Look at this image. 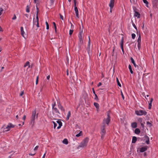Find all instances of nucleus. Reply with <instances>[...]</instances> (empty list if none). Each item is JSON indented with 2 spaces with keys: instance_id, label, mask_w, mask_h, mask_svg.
Returning a JSON list of instances; mask_svg holds the SVG:
<instances>
[{
  "instance_id": "obj_1",
  "label": "nucleus",
  "mask_w": 158,
  "mask_h": 158,
  "mask_svg": "<svg viewBox=\"0 0 158 158\" xmlns=\"http://www.w3.org/2000/svg\"><path fill=\"white\" fill-rule=\"evenodd\" d=\"M15 126L11 123H9L7 126L4 125L0 129V133H4L5 132L9 131L11 128L14 127Z\"/></svg>"
},
{
  "instance_id": "obj_2",
  "label": "nucleus",
  "mask_w": 158,
  "mask_h": 158,
  "mask_svg": "<svg viewBox=\"0 0 158 158\" xmlns=\"http://www.w3.org/2000/svg\"><path fill=\"white\" fill-rule=\"evenodd\" d=\"M89 141V138L88 137L85 138L81 142L80 144L77 147V148L79 149L80 148H84L87 146Z\"/></svg>"
},
{
  "instance_id": "obj_3",
  "label": "nucleus",
  "mask_w": 158,
  "mask_h": 158,
  "mask_svg": "<svg viewBox=\"0 0 158 158\" xmlns=\"http://www.w3.org/2000/svg\"><path fill=\"white\" fill-rule=\"evenodd\" d=\"M52 113L53 117L54 118H58L60 117V113L57 108L53 110Z\"/></svg>"
},
{
  "instance_id": "obj_4",
  "label": "nucleus",
  "mask_w": 158,
  "mask_h": 158,
  "mask_svg": "<svg viewBox=\"0 0 158 158\" xmlns=\"http://www.w3.org/2000/svg\"><path fill=\"white\" fill-rule=\"evenodd\" d=\"M110 121V117L109 113L107 114V117L106 119H104L103 120L102 125L106 126L105 123L108 125Z\"/></svg>"
},
{
  "instance_id": "obj_5",
  "label": "nucleus",
  "mask_w": 158,
  "mask_h": 158,
  "mask_svg": "<svg viewBox=\"0 0 158 158\" xmlns=\"http://www.w3.org/2000/svg\"><path fill=\"white\" fill-rule=\"evenodd\" d=\"M106 126L102 125L101 127V138L102 139H103L104 138V135L106 133V131L105 129Z\"/></svg>"
},
{
  "instance_id": "obj_6",
  "label": "nucleus",
  "mask_w": 158,
  "mask_h": 158,
  "mask_svg": "<svg viewBox=\"0 0 158 158\" xmlns=\"http://www.w3.org/2000/svg\"><path fill=\"white\" fill-rule=\"evenodd\" d=\"M135 113L137 115H146L147 112L145 110H135Z\"/></svg>"
},
{
  "instance_id": "obj_7",
  "label": "nucleus",
  "mask_w": 158,
  "mask_h": 158,
  "mask_svg": "<svg viewBox=\"0 0 158 158\" xmlns=\"http://www.w3.org/2000/svg\"><path fill=\"white\" fill-rule=\"evenodd\" d=\"M36 117V110L33 111L31 118V123H32V125H34L35 120Z\"/></svg>"
},
{
  "instance_id": "obj_8",
  "label": "nucleus",
  "mask_w": 158,
  "mask_h": 158,
  "mask_svg": "<svg viewBox=\"0 0 158 158\" xmlns=\"http://www.w3.org/2000/svg\"><path fill=\"white\" fill-rule=\"evenodd\" d=\"M137 42L138 43V50H139L141 48V35L139 34V37L137 40Z\"/></svg>"
},
{
  "instance_id": "obj_9",
  "label": "nucleus",
  "mask_w": 158,
  "mask_h": 158,
  "mask_svg": "<svg viewBox=\"0 0 158 158\" xmlns=\"http://www.w3.org/2000/svg\"><path fill=\"white\" fill-rule=\"evenodd\" d=\"M55 122L58 124V126L57 127V129H60L62 125V123L61 122V120L58 119Z\"/></svg>"
},
{
  "instance_id": "obj_10",
  "label": "nucleus",
  "mask_w": 158,
  "mask_h": 158,
  "mask_svg": "<svg viewBox=\"0 0 158 158\" xmlns=\"http://www.w3.org/2000/svg\"><path fill=\"white\" fill-rule=\"evenodd\" d=\"M88 38H89V40H88L87 49L88 53H89L90 52V39L89 36H88Z\"/></svg>"
},
{
  "instance_id": "obj_11",
  "label": "nucleus",
  "mask_w": 158,
  "mask_h": 158,
  "mask_svg": "<svg viewBox=\"0 0 158 158\" xmlns=\"http://www.w3.org/2000/svg\"><path fill=\"white\" fill-rule=\"evenodd\" d=\"M144 140L145 141V142L147 144H148L150 143L149 138L147 135H145L144 137Z\"/></svg>"
},
{
  "instance_id": "obj_12",
  "label": "nucleus",
  "mask_w": 158,
  "mask_h": 158,
  "mask_svg": "<svg viewBox=\"0 0 158 158\" xmlns=\"http://www.w3.org/2000/svg\"><path fill=\"white\" fill-rule=\"evenodd\" d=\"M21 34L22 36L24 37L25 39H26V37L24 36L25 32L23 30V27H21Z\"/></svg>"
},
{
  "instance_id": "obj_13",
  "label": "nucleus",
  "mask_w": 158,
  "mask_h": 158,
  "mask_svg": "<svg viewBox=\"0 0 158 158\" xmlns=\"http://www.w3.org/2000/svg\"><path fill=\"white\" fill-rule=\"evenodd\" d=\"M114 2V0H110L109 6L110 7H113Z\"/></svg>"
},
{
  "instance_id": "obj_14",
  "label": "nucleus",
  "mask_w": 158,
  "mask_h": 158,
  "mask_svg": "<svg viewBox=\"0 0 158 158\" xmlns=\"http://www.w3.org/2000/svg\"><path fill=\"white\" fill-rule=\"evenodd\" d=\"M123 38H122V39L121 41V46L122 50L123 52V53L124 54V50H123Z\"/></svg>"
},
{
  "instance_id": "obj_15",
  "label": "nucleus",
  "mask_w": 158,
  "mask_h": 158,
  "mask_svg": "<svg viewBox=\"0 0 158 158\" xmlns=\"http://www.w3.org/2000/svg\"><path fill=\"white\" fill-rule=\"evenodd\" d=\"M74 10L75 12L76 16L78 18H79V13L78 9L77 7H74Z\"/></svg>"
},
{
  "instance_id": "obj_16",
  "label": "nucleus",
  "mask_w": 158,
  "mask_h": 158,
  "mask_svg": "<svg viewBox=\"0 0 158 158\" xmlns=\"http://www.w3.org/2000/svg\"><path fill=\"white\" fill-rule=\"evenodd\" d=\"M147 149V148L146 147H143L140 148V151L141 152H143L146 151Z\"/></svg>"
},
{
  "instance_id": "obj_17",
  "label": "nucleus",
  "mask_w": 158,
  "mask_h": 158,
  "mask_svg": "<svg viewBox=\"0 0 158 158\" xmlns=\"http://www.w3.org/2000/svg\"><path fill=\"white\" fill-rule=\"evenodd\" d=\"M131 62L133 64H134V66L135 68H136L137 67V68H138V66L136 65V64H135V61H134V60L133 59L132 57H131Z\"/></svg>"
},
{
  "instance_id": "obj_18",
  "label": "nucleus",
  "mask_w": 158,
  "mask_h": 158,
  "mask_svg": "<svg viewBox=\"0 0 158 158\" xmlns=\"http://www.w3.org/2000/svg\"><path fill=\"white\" fill-rule=\"evenodd\" d=\"M153 5L154 7H156L157 3V0H152Z\"/></svg>"
},
{
  "instance_id": "obj_19",
  "label": "nucleus",
  "mask_w": 158,
  "mask_h": 158,
  "mask_svg": "<svg viewBox=\"0 0 158 158\" xmlns=\"http://www.w3.org/2000/svg\"><path fill=\"white\" fill-rule=\"evenodd\" d=\"M134 16L135 17H137L138 18H139L140 17V14L138 12L135 11Z\"/></svg>"
},
{
  "instance_id": "obj_20",
  "label": "nucleus",
  "mask_w": 158,
  "mask_h": 158,
  "mask_svg": "<svg viewBox=\"0 0 158 158\" xmlns=\"http://www.w3.org/2000/svg\"><path fill=\"white\" fill-rule=\"evenodd\" d=\"M131 126L132 128H135L137 127V124L136 122H134L131 123Z\"/></svg>"
},
{
  "instance_id": "obj_21",
  "label": "nucleus",
  "mask_w": 158,
  "mask_h": 158,
  "mask_svg": "<svg viewBox=\"0 0 158 158\" xmlns=\"http://www.w3.org/2000/svg\"><path fill=\"white\" fill-rule=\"evenodd\" d=\"M153 101V98H152L151 99V101H150V102L149 103V107L148 108L149 109H150L152 107V102Z\"/></svg>"
},
{
  "instance_id": "obj_22",
  "label": "nucleus",
  "mask_w": 158,
  "mask_h": 158,
  "mask_svg": "<svg viewBox=\"0 0 158 158\" xmlns=\"http://www.w3.org/2000/svg\"><path fill=\"white\" fill-rule=\"evenodd\" d=\"M140 132V130L139 128H136L135 131V133L136 134H139Z\"/></svg>"
},
{
  "instance_id": "obj_23",
  "label": "nucleus",
  "mask_w": 158,
  "mask_h": 158,
  "mask_svg": "<svg viewBox=\"0 0 158 158\" xmlns=\"http://www.w3.org/2000/svg\"><path fill=\"white\" fill-rule=\"evenodd\" d=\"M137 141V138L135 136H134L132 138V143H135Z\"/></svg>"
},
{
  "instance_id": "obj_24",
  "label": "nucleus",
  "mask_w": 158,
  "mask_h": 158,
  "mask_svg": "<svg viewBox=\"0 0 158 158\" xmlns=\"http://www.w3.org/2000/svg\"><path fill=\"white\" fill-rule=\"evenodd\" d=\"M27 66H28V68L30 67V62L29 61H27L24 64V67H26Z\"/></svg>"
},
{
  "instance_id": "obj_25",
  "label": "nucleus",
  "mask_w": 158,
  "mask_h": 158,
  "mask_svg": "<svg viewBox=\"0 0 158 158\" xmlns=\"http://www.w3.org/2000/svg\"><path fill=\"white\" fill-rule=\"evenodd\" d=\"M63 143L65 144H67L68 143V141L67 139H65L63 141Z\"/></svg>"
},
{
  "instance_id": "obj_26",
  "label": "nucleus",
  "mask_w": 158,
  "mask_h": 158,
  "mask_svg": "<svg viewBox=\"0 0 158 158\" xmlns=\"http://www.w3.org/2000/svg\"><path fill=\"white\" fill-rule=\"evenodd\" d=\"M79 37V38L80 44H83V41L82 37Z\"/></svg>"
},
{
  "instance_id": "obj_27",
  "label": "nucleus",
  "mask_w": 158,
  "mask_h": 158,
  "mask_svg": "<svg viewBox=\"0 0 158 158\" xmlns=\"http://www.w3.org/2000/svg\"><path fill=\"white\" fill-rule=\"evenodd\" d=\"M94 105L97 109H99V105L98 103H97V102H94Z\"/></svg>"
},
{
  "instance_id": "obj_28",
  "label": "nucleus",
  "mask_w": 158,
  "mask_h": 158,
  "mask_svg": "<svg viewBox=\"0 0 158 158\" xmlns=\"http://www.w3.org/2000/svg\"><path fill=\"white\" fill-rule=\"evenodd\" d=\"M71 116V112L70 111H69L68 112L67 117L66 118V120H68L69 119V117Z\"/></svg>"
},
{
  "instance_id": "obj_29",
  "label": "nucleus",
  "mask_w": 158,
  "mask_h": 158,
  "mask_svg": "<svg viewBox=\"0 0 158 158\" xmlns=\"http://www.w3.org/2000/svg\"><path fill=\"white\" fill-rule=\"evenodd\" d=\"M87 94L86 92H85L83 95V97H84L85 100L86 98L87 97Z\"/></svg>"
},
{
  "instance_id": "obj_30",
  "label": "nucleus",
  "mask_w": 158,
  "mask_h": 158,
  "mask_svg": "<svg viewBox=\"0 0 158 158\" xmlns=\"http://www.w3.org/2000/svg\"><path fill=\"white\" fill-rule=\"evenodd\" d=\"M143 2L145 3L146 5V6L147 7H148V2L146 0H143Z\"/></svg>"
},
{
  "instance_id": "obj_31",
  "label": "nucleus",
  "mask_w": 158,
  "mask_h": 158,
  "mask_svg": "<svg viewBox=\"0 0 158 158\" xmlns=\"http://www.w3.org/2000/svg\"><path fill=\"white\" fill-rule=\"evenodd\" d=\"M129 69L130 70V72H131V74H133V71L132 69V68H131V66L129 64Z\"/></svg>"
},
{
  "instance_id": "obj_32",
  "label": "nucleus",
  "mask_w": 158,
  "mask_h": 158,
  "mask_svg": "<svg viewBox=\"0 0 158 158\" xmlns=\"http://www.w3.org/2000/svg\"><path fill=\"white\" fill-rule=\"evenodd\" d=\"M116 81H117V82L118 85L119 87H121V85L120 84V82H119V81L118 80V78L117 77L116 78Z\"/></svg>"
},
{
  "instance_id": "obj_33",
  "label": "nucleus",
  "mask_w": 158,
  "mask_h": 158,
  "mask_svg": "<svg viewBox=\"0 0 158 158\" xmlns=\"http://www.w3.org/2000/svg\"><path fill=\"white\" fill-rule=\"evenodd\" d=\"M82 131H81L79 133L76 135V136L77 137H79L80 136L82 135Z\"/></svg>"
},
{
  "instance_id": "obj_34",
  "label": "nucleus",
  "mask_w": 158,
  "mask_h": 158,
  "mask_svg": "<svg viewBox=\"0 0 158 158\" xmlns=\"http://www.w3.org/2000/svg\"><path fill=\"white\" fill-rule=\"evenodd\" d=\"M53 123V124H54V129H55L56 127L57 126V123L55 122H54V121H53L52 122Z\"/></svg>"
},
{
  "instance_id": "obj_35",
  "label": "nucleus",
  "mask_w": 158,
  "mask_h": 158,
  "mask_svg": "<svg viewBox=\"0 0 158 158\" xmlns=\"http://www.w3.org/2000/svg\"><path fill=\"white\" fill-rule=\"evenodd\" d=\"M38 11H37V13H36V21H35V22H39V18H38Z\"/></svg>"
},
{
  "instance_id": "obj_36",
  "label": "nucleus",
  "mask_w": 158,
  "mask_h": 158,
  "mask_svg": "<svg viewBox=\"0 0 158 158\" xmlns=\"http://www.w3.org/2000/svg\"><path fill=\"white\" fill-rule=\"evenodd\" d=\"M53 25H54V28H55V31L56 32H57V30H56L57 28H56V23H55V22H53Z\"/></svg>"
},
{
  "instance_id": "obj_37",
  "label": "nucleus",
  "mask_w": 158,
  "mask_h": 158,
  "mask_svg": "<svg viewBox=\"0 0 158 158\" xmlns=\"http://www.w3.org/2000/svg\"><path fill=\"white\" fill-rule=\"evenodd\" d=\"M59 107L60 109L61 110H63V111H64V109L63 108V107L61 105H59Z\"/></svg>"
},
{
  "instance_id": "obj_38",
  "label": "nucleus",
  "mask_w": 158,
  "mask_h": 158,
  "mask_svg": "<svg viewBox=\"0 0 158 158\" xmlns=\"http://www.w3.org/2000/svg\"><path fill=\"white\" fill-rule=\"evenodd\" d=\"M147 124L149 127H151L152 126V123L148 121L147 122Z\"/></svg>"
},
{
  "instance_id": "obj_39",
  "label": "nucleus",
  "mask_w": 158,
  "mask_h": 158,
  "mask_svg": "<svg viewBox=\"0 0 158 158\" xmlns=\"http://www.w3.org/2000/svg\"><path fill=\"white\" fill-rule=\"evenodd\" d=\"M83 35V32L82 30L79 33V37H82V35Z\"/></svg>"
},
{
  "instance_id": "obj_40",
  "label": "nucleus",
  "mask_w": 158,
  "mask_h": 158,
  "mask_svg": "<svg viewBox=\"0 0 158 158\" xmlns=\"http://www.w3.org/2000/svg\"><path fill=\"white\" fill-rule=\"evenodd\" d=\"M3 11V9L2 7L0 8V16L2 14Z\"/></svg>"
},
{
  "instance_id": "obj_41",
  "label": "nucleus",
  "mask_w": 158,
  "mask_h": 158,
  "mask_svg": "<svg viewBox=\"0 0 158 158\" xmlns=\"http://www.w3.org/2000/svg\"><path fill=\"white\" fill-rule=\"evenodd\" d=\"M46 29L47 30H48L49 29V26L48 23L47 22H46Z\"/></svg>"
},
{
  "instance_id": "obj_42",
  "label": "nucleus",
  "mask_w": 158,
  "mask_h": 158,
  "mask_svg": "<svg viewBox=\"0 0 158 158\" xmlns=\"http://www.w3.org/2000/svg\"><path fill=\"white\" fill-rule=\"evenodd\" d=\"M94 95L95 96V98H94V99L95 100H96L97 101H98V99L97 95V94H96Z\"/></svg>"
},
{
  "instance_id": "obj_43",
  "label": "nucleus",
  "mask_w": 158,
  "mask_h": 158,
  "mask_svg": "<svg viewBox=\"0 0 158 158\" xmlns=\"http://www.w3.org/2000/svg\"><path fill=\"white\" fill-rule=\"evenodd\" d=\"M26 11L27 12H29L30 11L29 10V7L28 6H27V8H26Z\"/></svg>"
},
{
  "instance_id": "obj_44",
  "label": "nucleus",
  "mask_w": 158,
  "mask_h": 158,
  "mask_svg": "<svg viewBox=\"0 0 158 158\" xmlns=\"http://www.w3.org/2000/svg\"><path fill=\"white\" fill-rule=\"evenodd\" d=\"M138 121L140 123H142V121H143V119L142 118H139L138 119Z\"/></svg>"
},
{
  "instance_id": "obj_45",
  "label": "nucleus",
  "mask_w": 158,
  "mask_h": 158,
  "mask_svg": "<svg viewBox=\"0 0 158 158\" xmlns=\"http://www.w3.org/2000/svg\"><path fill=\"white\" fill-rule=\"evenodd\" d=\"M59 15H60V18L62 20H64V18L63 16L60 14Z\"/></svg>"
},
{
  "instance_id": "obj_46",
  "label": "nucleus",
  "mask_w": 158,
  "mask_h": 158,
  "mask_svg": "<svg viewBox=\"0 0 158 158\" xmlns=\"http://www.w3.org/2000/svg\"><path fill=\"white\" fill-rule=\"evenodd\" d=\"M38 79H39V76H37L36 77V84L37 85L38 82Z\"/></svg>"
},
{
  "instance_id": "obj_47",
  "label": "nucleus",
  "mask_w": 158,
  "mask_h": 158,
  "mask_svg": "<svg viewBox=\"0 0 158 158\" xmlns=\"http://www.w3.org/2000/svg\"><path fill=\"white\" fill-rule=\"evenodd\" d=\"M131 35L132 38L134 39L135 37V35L134 33H133Z\"/></svg>"
},
{
  "instance_id": "obj_48",
  "label": "nucleus",
  "mask_w": 158,
  "mask_h": 158,
  "mask_svg": "<svg viewBox=\"0 0 158 158\" xmlns=\"http://www.w3.org/2000/svg\"><path fill=\"white\" fill-rule=\"evenodd\" d=\"M16 16L15 14H14V17L12 18V19L13 20H15L16 19Z\"/></svg>"
},
{
  "instance_id": "obj_49",
  "label": "nucleus",
  "mask_w": 158,
  "mask_h": 158,
  "mask_svg": "<svg viewBox=\"0 0 158 158\" xmlns=\"http://www.w3.org/2000/svg\"><path fill=\"white\" fill-rule=\"evenodd\" d=\"M137 73H138V75L139 79L140 75L141 73L139 72H138V71L137 72Z\"/></svg>"
},
{
  "instance_id": "obj_50",
  "label": "nucleus",
  "mask_w": 158,
  "mask_h": 158,
  "mask_svg": "<svg viewBox=\"0 0 158 158\" xmlns=\"http://www.w3.org/2000/svg\"><path fill=\"white\" fill-rule=\"evenodd\" d=\"M73 30H69V35H71L73 34Z\"/></svg>"
},
{
  "instance_id": "obj_51",
  "label": "nucleus",
  "mask_w": 158,
  "mask_h": 158,
  "mask_svg": "<svg viewBox=\"0 0 158 158\" xmlns=\"http://www.w3.org/2000/svg\"><path fill=\"white\" fill-rule=\"evenodd\" d=\"M56 105V103L55 102L54 104H52V110L54 109V108H56V107H55V106Z\"/></svg>"
},
{
  "instance_id": "obj_52",
  "label": "nucleus",
  "mask_w": 158,
  "mask_h": 158,
  "mask_svg": "<svg viewBox=\"0 0 158 158\" xmlns=\"http://www.w3.org/2000/svg\"><path fill=\"white\" fill-rule=\"evenodd\" d=\"M121 94L122 97L123 98V100H124V95H123V92H122V91L121 90Z\"/></svg>"
},
{
  "instance_id": "obj_53",
  "label": "nucleus",
  "mask_w": 158,
  "mask_h": 158,
  "mask_svg": "<svg viewBox=\"0 0 158 158\" xmlns=\"http://www.w3.org/2000/svg\"><path fill=\"white\" fill-rule=\"evenodd\" d=\"M132 23V25H133V26L134 27V28L136 29V31H137V28L136 26L134 23Z\"/></svg>"
},
{
  "instance_id": "obj_54",
  "label": "nucleus",
  "mask_w": 158,
  "mask_h": 158,
  "mask_svg": "<svg viewBox=\"0 0 158 158\" xmlns=\"http://www.w3.org/2000/svg\"><path fill=\"white\" fill-rule=\"evenodd\" d=\"M39 148L38 146H36L35 148H34V151H36L37 150L38 148Z\"/></svg>"
},
{
  "instance_id": "obj_55",
  "label": "nucleus",
  "mask_w": 158,
  "mask_h": 158,
  "mask_svg": "<svg viewBox=\"0 0 158 158\" xmlns=\"http://www.w3.org/2000/svg\"><path fill=\"white\" fill-rule=\"evenodd\" d=\"M24 94V91H23L21 92V93L20 95V96H22Z\"/></svg>"
},
{
  "instance_id": "obj_56",
  "label": "nucleus",
  "mask_w": 158,
  "mask_h": 158,
  "mask_svg": "<svg viewBox=\"0 0 158 158\" xmlns=\"http://www.w3.org/2000/svg\"><path fill=\"white\" fill-rule=\"evenodd\" d=\"M74 7H77V2H74Z\"/></svg>"
},
{
  "instance_id": "obj_57",
  "label": "nucleus",
  "mask_w": 158,
  "mask_h": 158,
  "mask_svg": "<svg viewBox=\"0 0 158 158\" xmlns=\"http://www.w3.org/2000/svg\"><path fill=\"white\" fill-rule=\"evenodd\" d=\"M141 125L143 127V129L144 127V125L143 123H141Z\"/></svg>"
},
{
  "instance_id": "obj_58",
  "label": "nucleus",
  "mask_w": 158,
  "mask_h": 158,
  "mask_svg": "<svg viewBox=\"0 0 158 158\" xmlns=\"http://www.w3.org/2000/svg\"><path fill=\"white\" fill-rule=\"evenodd\" d=\"M37 22L36 26L37 27H39V22Z\"/></svg>"
},
{
  "instance_id": "obj_59",
  "label": "nucleus",
  "mask_w": 158,
  "mask_h": 158,
  "mask_svg": "<svg viewBox=\"0 0 158 158\" xmlns=\"http://www.w3.org/2000/svg\"><path fill=\"white\" fill-rule=\"evenodd\" d=\"M50 0V3H51V4H52L54 2V0Z\"/></svg>"
},
{
  "instance_id": "obj_60",
  "label": "nucleus",
  "mask_w": 158,
  "mask_h": 158,
  "mask_svg": "<svg viewBox=\"0 0 158 158\" xmlns=\"http://www.w3.org/2000/svg\"><path fill=\"white\" fill-rule=\"evenodd\" d=\"M26 118V116L25 115H24L23 118V119L24 121L25 120Z\"/></svg>"
},
{
  "instance_id": "obj_61",
  "label": "nucleus",
  "mask_w": 158,
  "mask_h": 158,
  "mask_svg": "<svg viewBox=\"0 0 158 158\" xmlns=\"http://www.w3.org/2000/svg\"><path fill=\"white\" fill-rule=\"evenodd\" d=\"M110 7V13H111L112 12V8L113 7Z\"/></svg>"
},
{
  "instance_id": "obj_62",
  "label": "nucleus",
  "mask_w": 158,
  "mask_h": 158,
  "mask_svg": "<svg viewBox=\"0 0 158 158\" xmlns=\"http://www.w3.org/2000/svg\"><path fill=\"white\" fill-rule=\"evenodd\" d=\"M92 90H93V93H94V94H96V93H95V91H94V88H93L92 89Z\"/></svg>"
},
{
  "instance_id": "obj_63",
  "label": "nucleus",
  "mask_w": 158,
  "mask_h": 158,
  "mask_svg": "<svg viewBox=\"0 0 158 158\" xmlns=\"http://www.w3.org/2000/svg\"><path fill=\"white\" fill-rule=\"evenodd\" d=\"M45 155H46V153H45L44 155L43 156V157H42V158H45Z\"/></svg>"
},
{
  "instance_id": "obj_64",
  "label": "nucleus",
  "mask_w": 158,
  "mask_h": 158,
  "mask_svg": "<svg viewBox=\"0 0 158 158\" xmlns=\"http://www.w3.org/2000/svg\"><path fill=\"white\" fill-rule=\"evenodd\" d=\"M102 85V83L101 82H99V83H98V87L99 86H100L101 85Z\"/></svg>"
}]
</instances>
